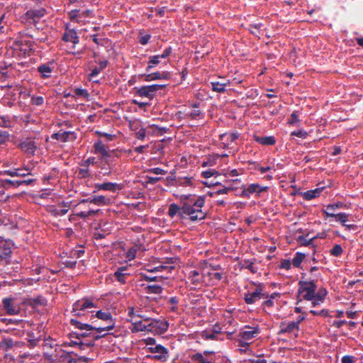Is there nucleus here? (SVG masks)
Masks as SVG:
<instances>
[{
	"label": "nucleus",
	"instance_id": "f257e3e1",
	"mask_svg": "<svg viewBox=\"0 0 363 363\" xmlns=\"http://www.w3.org/2000/svg\"><path fill=\"white\" fill-rule=\"evenodd\" d=\"M205 199L203 196L196 198L191 194L181 196L182 213L184 218L189 216L192 221L205 218L206 213L202 211Z\"/></svg>",
	"mask_w": 363,
	"mask_h": 363
},
{
	"label": "nucleus",
	"instance_id": "f03ea898",
	"mask_svg": "<svg viewBox=\"0 0 363 363\" xmlns=\"http://www.w3.org/2000/svg\"><path fill=\"white\" fill-rule=\"evenodd\" d=\"M251 284L255 287L252 291H247L244 294L245 302L248 304H254L257 301L267 297L266 286L261 282L251 281Z\"/></svg>",
	"mask_w": 363,
	"mask_h": 363
},
{
	"label": "nucleus",
	"instance_id": "7ed1b4c3",
	"mask_svg": "<svg viewBox=\"0 0 363 363\" xmlns=\"http://www.w3.org/2000/svg\"><path fill=\"white\" fill-rule=\"evenodd\" d=\"M94 154L99 155L101 161L104 164H107L108 167L111 166V162H112V153L113 151L107 147L103 140H97L94 145Z\"/></svg>",
	"mask_w": 363,
	"mask_h": 363
},
{
	"label": "nucleus",
	"instance_id": "20e7f679",
	"mask_svg": "<svg viewBox=\"0 0 363 363\" xmlns=\"http://www.w3.org/2000/svg\"><path fill=\"white\" fill-rule=\"evenodd\" d=\"M317 286L314 281H299L298 282V296L304 300H311L315 296Z\"/></svg>",
	"mask_w": 363,
	"mask_h": 363
},
{
	"label": "nucleus",
	"instance_id": "39448f33",
	"mask_svg": "<svg viewBox=\"0 0 363 363\" xmlns=\"http://www.w3.org/2000/svg\"><path fill=\"white\" fill-rule=\"evenodd\" d=\"M166 84H154L147 86H143L136 89V95L141 97H146L152 99L155 97V94L160 89H164Z\"/></svg>",
	"mask_w": 363,
	"mask_h": 363
},
{
	"label": "nucleus",
	"instance_id": "423d86ee",
	"mask_svg": "<svg viewBox=\"0 0 363 363\" xmlns=\"http://www.w3.org/2000/svg\"><path fill=\"white\" fill-rule=\"evenodd\" d=\"M95 307L96 306L94 302L89 298H84L78 300L74 303L72 313L74 315L81 317L85 315L84 311L86 309H90Z\"/></svg>",
	"mask_w": 363,
	"mask_h": 363
},
{
	"label": "nucleus",
	"instance_id": "0eeeda50",
	"mask_svg": "<svg viewBox=\"0 0 363 363\" xmlns=\"http://www.w3.org/2000/svg\"><path fill=\"white\" fill-rule=\"evenodd\" d=\"M102 331H86V330H80L79 332L72 333L69 336L72 338H75L77 340H93V343L95 342L96 340H98L101 337H104L106 335H100Z\"/></svg>",
	"mask_w": 363,
	"mask_h": 363
},
{
	"label": "nucleus",
	"instance_id": "6e6552de",
	"mask_svg": "<svg viewBox=\"0 0 363 363\" xmlns=\"http://www.w3.org/2000/svg\"><path fill=\"white\" fill-rule=\"evenodd\" d=\"M125 245L126 244L123 241H120L118 242H115V250H120L118 257H120L123 259L124 257L125 262H127L128 260L130 261L134 259L137 252L136 248L130 247L126 250Z\"/></svg>",
	"mask_w": 363,
	"mask_h": 363
},
{
	"label": "nucleus",
	"instance_id": "1a4fd4ad",
	"mask_svg": "<svg viewBox=\"0 0 363 363\" xmlns=\"http://www.w3.org/2000/svg\"><path fill=\"white\" fill-rule=\"evenodd\" d=\"M299 330L300 327H298L297 324L294 323V321H282L279 325L278 335L288 334L294 336V337H297L298 336Z\"/></svg>",
	"mask_w": 363,
	"mask_h": 363
},
{
	"label": "nucleus",
	"instance_id": "9d476101",
	"mask_svg": "<svg viewBox=\"0 0 363 363\" xmlns=\"http://www.w3.org/2000/svg\"><path fill=\"white\" fill-rule=\"evenodd\" d=\"M150 352L155 354L152 358L164 362L169 357L168 350L161 345H155L153 347H148Z\"/></svg>",
	"mask_w": 363,
	"mask_h": 363
},
{
	"label": "nucleus",
	"instance_id": "9b49d317",
	"mask_svg": "<svg viewBox=\"0 0 363 363\" xmlns=\"http://www.w3.org/2000/svg\"><path fill=\"white\" fill-rule=\"evenodd\" d=\"M268 186H262L257 183L251 184L247 188L242 189L240 196L244 198H250L252 194L260 195L261 193L267 191Z\"/></svg>",
	"mask_w": 363,
	"mask_h": 363
},
{
	"label": "nucleus",
	"instance_id": "f8f14e48",
	"mask_svg": "<svg viewBox=\"0 0 363 363\" xmlns=\"http://www.w3.org/2000/svg\"><path fill=\"white\" fill-rule=\"evenodd\" d=\"M13 243L10 240L0 237V260L9 257L12 253Z\"/></svg>",
	"mask_w": 363,
	"mask_h": 363
},
{
	"label": "nucleus",
	"instance_id": "ddd939ff",
	"mask_svg": "<svg viewBox=\"0 0 363 363\" xmlns=\"http://www.w3.org/2000/svg\"><path fill=\"white\" fill-rule=\"evenodd\" d=\"M2 306L8 315H17L20 312L19 306L13 303L12 298H4L2 300Z\"/></svg>",
	"mask_w": 363,
	"mask_h": 363
},
{
	"label": "nucleus",
	"instance_id": "4468645a",
	"mask_svg": "<svg viewBox=\"0 0 363 363\" xmlns=\"http://www.w3.org/2000/svg\"><path fill=\"white\" fill-rule=\"evenodd\" d=\"M51 138L62 143L74 141L77 138L75 133L72 131H59L53 133Z\"/></svg>",
	"mask_w": 363,
	"mask_h": 363
},
{
	"label": "nucleus",
	"instance_id": "2eb2a0df",
	"mask_svg": "<svg viewBox=\"0 0 363 363\" xmlns=\"http://www.w3.org/2000/svg\"><path fill=\"white\" fill-rule=\"evenodd\" d=\"M70 323L72 325L76 327L79 330H86V331H93V330L105 331L106 330V328H97V327L93 326V325L87 324V323H83L80 320H78L74 319V318H72L70 320Z\"/></svg>",
	"mask_w": 363,
	"mask_h": 363
},
{
	"label": "nucleus",
	"instance_id": "dca6fc26",
	"mask_svg": "<svg viewBox=\"0 0 363 363\" xmlns=\"http://www.w3.org/2000/svg\"><path fill=\"white\" fill-rule=\"evenodd\" d=\"M3 175L10 177H26L30 175V169L28 167L16 168L13 169L5 170L1 173Z\"/></svg>",
	"mask_w": 363,
	"mask_h": 363
},
{
	"label": "nucleus",
	"instance_id": "f3484780",
	"mask_svg": "<svg viewBox=\"0 0 363 363\" xmlns=\"http://www.w3.org/2000/svg\"><path fill=\"white\" fill-rule=\"evenodd\" d=\"M57 347L55 350V354H50V357H54L55 359H58L60 361H68L69 362H72L74 361L73 359L71 358L72 352H66L62 350L61 347L56 345Z\"/></svg>",
	"mask_w": 363,
	"mask_h": 363
},
{
	"label": "nucleus",
	"instance_id": "a211bd4d",
	"mask_svg": "<svg viewBox=\"0 0 363 363\" xmlns=\"http://www.w3.org/2000/svg\"><path fill=\"white\" fill-rule=\"evenodd\" d=\"M19 146L23 152L30 155H33L37 149L35 141L29 139L21 142Z\"/></svg>",
	"mask_w": 363,
	"mask_h": 363
},
{
	"label": "nucleus",
	"instance_id": "6ab92c4d",
	"mask_svg": "<svg viewBox=\"0 0 363 363\" xmlns=\"http://www.w3.org/2000/svg\"><path fill=\"white\" fill-rule=\"evenodd\" d=\"M259 333V330L250 326H245V329L242 330L239 336L243 340H249L256 337Z\"/></svg>",
	"mask_w": 363,
	"mask_h": 363
},
{
	"label": "nucleus",
	"instance_id": "aec40b11",
	"mask_svg": "<svg viewBox=\"0 0 363 363\" xmlns=\"http://www.w3.org/2000/svg\"><path fill=\"white\" fill-rule=\"evenodd\" d=\"M68 345L69 346L78 347L81 350H86L87 349H91L95 343H93V340H79V341H74L72 339Z\"/></svg>",
	"mask_w": 363,
	"mask_h": 363
},
{
	"label": "nucleus",
	"instance_id": "412c9836",
	"mask_svg": "<svg viewBox=\"0 0 363 363\" xmlns=\"http://www.w3.org/2000/svg\"><path fill=\"white\" fill-rule=\"evenodd\" d=\"M128 269V266L126 265L118 267L117 270L115 272V278L121 284H125L126 277L130 275V273L126 272Z\"/></svg>",
	"mask_w": 363,
	"mask_h": 363
},
{
	"label": "nucleus",
	"instance_id": "4be33fe9",
	"mask_svg": "<svg viewBox=\"0 0 363 363\" xmlns=\"http://www.w3.org/2000/svg\"><path fill=\"white\" fill-rule=\"evenodd\" d=\"M144 320L132 319V325L130 328L132 333H138V332H146L147 331V324L143 323Z\"/></svg>",
	"mask_w": 363,
	"mask_h": 363
},
{
	"label": "nucleus",
	"instance_id": "5701e85b",
	"mask_svg": "<svg viewBox=\"0 0 363 363\" xmlns=\"http://www.w3.org/2000/svg\"><path fill=\"white\" fill-rule=\"evenodd\" d=\"M169 328V323L166 320H155V329H153V333L155 334H163Z\"/></svg>",
	"mask_w": 363,
	"mask_h": 363
},
{
	"label": "nucleus",
	"instance_id": "b1692460",
	"mask_svg": "<svg viewBox=\"0 0 363 363\" xmlns=\"http://www.w3.org/2000/svg\"><path fill=\"white\" fill-rule=\"evenodd\" d=\"M46 10L43 8L39 9H30L27 11L26 16L27 19H32L35 21V18H40L44 16Z\"/></svg>",
	"mask_w": 363,
	"mask_h": 363
},
{
	"label": "nucleus",
	"instance_id": "393cba45",
	"mask_svg": "<svg viewBox=\"0 0 363 363\" xmlns=\"http://www.w3.org/2000/svg\"><path fill=\"white\" fill-rule=\"evenodd\" d=\"M112 225L109 223H104L100 226L99 231L95 233L96 238H104L106 235L111 234Z\"/></svg>",
	"mask_w": 363,
	"mask_h": 363
},
{
	"label": "nucleus",
	"instance_id": "a878e982",
	"mask_svg": "<svg viewBox=\"0 0 363 363\" xmlns=\"http://www.w3.org/2000/svg\"><path fill=\"white\" fill-rule=\"evenodd\" d=\"M343 206L342 203L337 202L335 203L329 204L326 206L325 209L323 210V213L325 214V217H333L336 213L334 211L340 208H342Z\"/></svg>",
	"mask_w": 363,
	"mask_h": 363
},
{
	"label": "nucleus",
	"instance_id": "bb28decb",
	"mask_svg": "<svg viewBox=\"0 0 363 363\" xmlns=\"http://www.w3.org/2000/svg\"><path fill=\"white\" fill-rule=\"evenodd\" d=\"M170 77V74L168 72H153L149 74H147L145 76V80L147 82L155 80V79H167Z\"/></svg>",
	"mask_w": 363,
	"mask_h": 363
},
{
	"label": "nucleus",
	"instance_id": "cd10ccee",
	"mask_svg": "<svg viewBox=\"0 0 363 363\" xmlns=\"http://www.w3.org/2000/svg\"><path fill=\"white\" fill-rule=\"evenodd\" d=\"M62 40L65 42H71L74 45L79 43V37L74 30L65 32L62 36Z\"/></svg>",
	"mask_w": 363,
	"mask_h": 363
},
{
	"label": "nucleus",
	"instance_id": "c85d7f7f",
	"mask_svg": "<svg viewBox=\"0 0 363 363\" xmlns=\"http://www.w3.org/2000/svg\"><path fill=\"white\" fill-rule=\"evenodd\" d=\"M178 215L180 218H184V213H182V206H179L177 204L173 203L169 205L168 210V215L171 218H174Z\"/></svg>",
	"mask_w": 363,
	"mask_h": 363
},
{
	"label": "nucleus",
	"instance_id": "c756f323",
	"mask_svg": "<svg viewBox=\"0 0 363 363\" xmlns=\"http://www.w3.org/2000/svg\"><path fill=\"white\" fill-rule=\"evenodd\" d=\"M128 315L132 318V319L140 318L142 320L147 321L150 320V318L144 314L141 311H134L133 308H128Z\"/></svg>",
	"mask_w": 363,
	"mask_h": 363
},
{
	"label": "nucleus",
	"instance_id": "7c9ffc66",
	"mask_svg": "<svg viewBox=\"0 0 363 363\" xmlns=\"http://www.w3.org/2000/svg\"><path fill=\"white\" fill-rule=\"evenodd\" d=\"M29 306L36 307L39 306H45L47 300L43 296H38L35 298H30L26 302Z\"/></svg>",
	"mask_w": 363,
	"mask_h": 363
},
{
	"label": "nucleus",
	"instance_id": "2f4dec72",
	"mask_svg": "<svg viewBox=\"0 0 363 363\" xmlns=\"http://www.w3.org/2000/svg\"><path fill=\"white\" fill-rule=\"evenodd\" d=\"M62 205L65 207V208L58 209V208H55V206H50V212L52 215H54L55 216H60L65 215L67 213V211H68L67 208L69 207V204L68 202L63 201L62 203Z\"/></svg>",
	"mask_w": 363,
	"mask_h": 363
},
{
	"label": "nucleus",
	"instance_id": "473e14b6",
	"mask_svg": "<svg viewBox=\"0 0 363 363\" xmlns=\"http://www.w3.org/2000/svg\"><path fill=\"white\" fill-rule=\"evenodd\" d=\"M38 71L43 78H49L51 76L52 69L48 64H42L38 67Z\"/></svg>",
	"mask_w": 363,
	"mask_h": 363
},
{
	"label": "nucleus",
	"instance_id": "72a5a7b5",
	"mask_svg": "<svg viewBox=\"0 0 363 363\" xmlns=\"http://www.w3.org/2000/svg\"><path fill=\"white\" fill-rule=\"evenodd\" d=\"M255 141L263 145H273L276 140L274 136L256 137Z\"/></svg>",
	"mask_w": 363,
	"mask_h": 363
},
{
	"label": "nucleus",
	"instance_id": "f704fd0d",
	"mask_svg": "<svg viewBox=\"0 0 363 363\" xmlns=\"http://www.w3.org/2000/svg\"><path fill=\"white\" fill-rule=\"evenodd\" d=\"M317 238V236H315V237H313L310 239H306V236H303V235H298L297 238H296V241L297 242L301 245V246H304V247H307V246H309L313 244V242L315 239Z\"/></svg>",
	"mask_w": 363,
	"mask_h": 363
},
{
	"label": "nucleus",
	"instance_id": "c9c22d12",
	"mask_svg": "<svg viewBox=\"0 0 363 363\" xmlns=\"http://www.w3.org/2000/svg\"><path fill=\"white\" fill-rule=\"evenodd\" d=\"M305 257H306V255L304 253L299 252H296L291 261L292 264L296 268L300 267L301 262L304 259Z\"/></svg>",
	"mask_w": 363,
	"mask_h": 363
},
{
	"label": "nucleus",
	"instance_id": "e433bc0d",
	"mask_svg": "<svg viewBox=\"0 0 363 363\" xmlns=\"http://www.w3.org/2000/svg\"><path fill=\"white\" fill-rule=\"evenodd\" d=\"M240 264L242 269H247L253 274L257 272V269L254 266V263L249 259L242 260Z\"/></svg>",
	"mask_w": 363,
	"mask_h": 363
},
{
	"label": "nucleus",
	"instance_id": "4c0bfd02",
	"mask_svg": "<svg viewBox=\"0 0 363 363\" xmlns=\"http://www.w3.org/2000/svg\"><path fill=\"white\" fill-rule=\"evenodd\" d=\"M145 292L147 294H160L162 292V287L160 285H148L145 288Z\"/></svg>",
	"mask_w": 363,
	"mask_h": 363
},
{
	"label": "nucleus",
	"instance_id": "58836bf2",
	"mask_svg": "<svg viewBox=\"0 0 363 363\" xmlns=\"http://www.w3.org/2000/svg\"><path fill=\"white\" fill-rule=\"evenodd\" d=\"M175 184L182 186L192 185V177H179L175 180Z\"/></svg>",
	"mask_w": 363,
	"mask_h": 363
},
{
	"label": "nucleus",
	"instance_id": "ea45409f",
	"mask_svg": "<svg viewBox=\"0 0 363 363\" xmlns=\"http://www.w3.org/2000/svg\"><path fill=\"white\" fill-rule=\"evenodd\" d=\"M161 58L159 55L150 56L148 61V65L146 68V70L149 72L152 68L155 67L160 63V60Z\"/></svg>",
	"mask_w": 363,
	"mask_h": 363
},
{
	"label": "nucleus",
	"instance_id": "a19ab883",
	"mask_svg": "<svg viewBox=\"0 0 363 363\" xmlns=\"http://www.w3.org/2000/svg\"><path fill=\"white\" fill-rule=\"evenodd\" d=\"M212 90L218 93H224L225 88L223 86V84H220L218 81L213 80L211 82Z\"/></svg>",
	"mask_w": 363,
	"mask_h": 363
},
{
	"label": "nucleus",
	"instance_id": "79ce46f5",
	"mask_svg": "<svg viewBox=\"0 0 363 363\" xmlns=\"http://www.w3.org/2000/svg\"><path fill=\"white\" fill-rule=\"evenodd\" d=\"M321 190L320 189H315L314 190L307 191L304 193V198L306 200H311L319 196Z\"/></svg>",
	"mask_w": 363,
	"mask_h": 363
},
{
	"label": "nucleus",
	"instance_id": "37998d69",
	"mask_svg": "<svg viewBox=\"0 0 363 363\" xmlns=\"http://www.w3.org/2000/svg\"><path fill=\"white\" fill-rule=\"evenodd\" d=\"M129 126L130 130L134 131L135 133L139 130L140 128H143L142 121H140L138 119H133L132 121H130Z\"/></svg>",
	"mask_w": 363,
	"mask_h": 363
},
{
	"label": "nucleus",
	"instance_id": "c03bdc74",
	"mask_svg": "<svg viewBox=\"0 0 363 363\" xmlns=\"http://www.w3.org/2000/svg\"><path fill=\"white\" fill-rule=\"evenodd\" d=\"M74 94L77 97L87 99L89 96V94L85 89L76 88L74 90Z\"/></svg>",
	"mask_w": 363,
	"mask_h": 363
},
{
	"label": "nucleus",
	"instance_id": "a18cd8bd",
	"mask_svg": "<svg viewBox=\"0 0 363 363\" xmlns=\"http://www.w3.org/2000/svg\"><path fill=\"white\" fill-rule=\"evenodd\" d=\"M190 357L192 361L198 362V363H211L210 361L206 360L200 352H197Z\"/></svg>",
	"mask_w": 363,
	"mask_h": 363
},
{
	"label": "nucleus",
	"instance_id": "49530a36",
	"mask_svg": "<svg viewBox=\"0 0 363 363\" xmlns=\"http://www.w3.org/2000/svg\"><path fill=\"white\" fill-rule=\"evenodd\" d=\"M349 215L345 213H339L335 215L333 218H335L336 221L340 222L343 225L348 220Z\"/></svg>",
	"mask_w": 363,
	"mask_h": 363
},
{
	"label": "nucleus",
	"instance_id": "de8ad7c7",
	"mask_svg": "<svg viewBox=\"0 0 363 363\" xmlns=\"http://www.w3.org/2000/svg\"><path fill=\"white\" fill-rule=\"evenodd\" d=\"M77 177L79 179H85L90 177L89 169L87 167H82L77 172Z\"/></svg>",
	"mask_w": 363,
	"mask_h": 363
},
{
	"label": "nucleus",
	"instance_id": "09e8293b",
	"mask_svg": "<svg viewBox=\"0 0 363 363\" xmlns=\"http://www.w3.org/2000/svg\"><path fill=\"white\" fill-rule=\"evenodd\" d=\"M330 252L335 257H339L342 254L343 250L340 245L336 244L331 248Z\"/></svg>",
	"mask_w": 363,
	"mask_h": 363
},
{
	"label": "nucleus",
	"instance_id": "8fccbe9b",
	"mask_svg": "<svg viewBox=\"0 0 363 363\" xmlns=\"http://www.w3.org/2000/svg\"><path fill=\"white\" fill-rule=\"evenodd\" d=\"M299 123L300 120L298 118V111H295L291 114L288 123L292 125L294 124H299Z\"/></svg>",
	"mask_w": 363,
	"mask_h": 363
},
{
	"label": "nucleus",
	"instance_id": "3c124183",
	"mask_svg": "<svg viewBox=\"0 0 363 363\" xmlns=\"http://www.w3.org/2000/svg\"><path fill=\"white\" fill-rule=\"evenodd\" d=\"M96 316L101 320H108L111 319V313L110 312H105L102 311H98L96 313Z\"/></svg>",
	"mask_w": 363,
	"mask_h": 363
},
{
	"label": "nucleus",
	"instance_id": "603ef678",
	"mask_svg": "<svg viewBox=\"0 0 363 363\" xmlns=\"http://www.w3.org/2000/svg\"><path fill=\"white\" fill-rule=\"evenodd\" d=\"M262 24H251L249 26V30L252 34L255 36H259L260 34V27Z\"/></svg>",
	"mask_w": 363,
	"mask_h": 363
},
{
	"label": "nucleus",
	"instance_id": "864d4df0",
	"mask_svg": "<svg viewBox=\"0 0 363 363\" xmlns=\"http://www.w3.org/2000/svg\"><path fill=\"white\" fill-rule=\"evenodd\" d=\"M202 114L201 111L199 109H194L190 112H188L185 114L186 118H189L191 119H196Z\"/></svg>",
	"mask_w": 363,
	"mask_h": 363
},
{
	"label": "nucleus",
	"instance_id": "5fc2aeb1",
	"mask_svg": "<svg viewBox=\"0 0 363 363\" xmlns=\"http://www.w3.org/2000/svg\"><path fill=\"white\" fill-rule=\"evenodd\" d=\"M99 210L94 211V210H89L87 211H81L79 213H77L76 215L77 217H79L81 218H85L86 217L95 215Z\"/></svg>",
	"mask_w": 363,
	"mask_h": 363
},
{
	"label": "nucleus",
	"instance_id": "6e6d98bb",
	"mask_svg": "<svg viewBox=\"0 0 363 363\" xmlns=\"http://www.w3.org/2000/svg\"><path fill=\"white\" fill-rule=\"evenodd\" d=\"M9 137L10 135L9 132L0 130V146L9 141Z\"/></svg>",
	"mask_w": 363,
	"mask_h": 363
},
{
	"label": "nucleus",
	"instance_id": "4d7b16f0",
	"mask_svg": "<svg viewBox=\"0 0 363 363\" xmlns=\"http://www.w3.org/2000/svg\"><path fill=\"white\" fill-rule=\"evenodd\" d=\"M201 337L206 340H216L217 335L214 332L204 330L202 332Z\"/></svg>",
	"mask_w": 363,
	"mask_h": 363
},
{
	"label": "nucleus",
	"instance_id": "13d9d810",
	"mask_svg": "<svg viewBox=\"0 0 363 363\" xmlns=\"http://www.w3.org/2000/svg\"><path fill=\"white\" fill-rule=\"evenodd\" d=\"M31 103L35 106H41L44 103V99L43 96H33L30 99Z\"/></svg>",
	"mask_w": 363,
	"mask_h": 363
},
{
	"label": "nucleus",
	"instance_id": "bf43d9fd",
	"mask_svg": "<svg viewBox=\"0 0 363 363\" xmlns=\"http://www.w3.org/2000/svg\"><path fill=\"white\" fill-rule=\"evenodd\" d=\"M293 136H296L301 138H306L308 136V133L304 130H298L291 132V133Z\"/></svg>",
	"mask_w": 363,
	"mask_h": 363
},
{
	"label": "nucleus",
	"instance_id": "052dcab7",
	"mask_svg": "<svg viewBox=\"0 0 363 363\" xmlns=\"http://www.w3.org/2000/svg\"><path fill=\"white\" fill-rule=\"evenodd\" d=\"M219 155L213 156L207 160V161H203L202 163L203 167L207 166H213L216 164V160L218 158Z\"/></svg>",
	"mask_w": 363,
	"mask_h": 363
},
{
	"label": "nucleus",
	"instance_id": "680f3d73",
	"mask_svg": "<svg viewBox=\"0 0 363 363\" xmlns=\"http://www.w3.org/2000/svg\"><path fill=\"white\" fill-rule=\"evenodd\" d=\"M136 138L138 140H143L145 138L146 135V130L143 128H140L139 130L135 133Z\"/></svg>",
	"mask_w": 363,
	"mask_h": 363
},
{
	"label": "nucleus",
	"instance_id": "e2e57ef3",
	"mask_svg": "<svg viewBox=\"0 0 363 363\" xmlns=\"http://www.w3.org/2000/svg\"><path fill=\"white\" fill-rule=\"evenodd\" d=\"M217 174H218V173L215 169H208V170L204 171L201 173V176L206 179L210 178V177L217 175Z\"/></svg>",
	"mask_w": 363,
	"mask_h": 363
},
{
	"label": "nucleus",
	"instance_id": "0e129e2a",
	"mask_svg": "<svg viewBox=\"0 0 363 363\" xmlns=\"http://www.w3.org/2000/svg\"><path fill=\"white\" fill-rule=\"evenodd\" d=\"M263 299H265V301H264L262 303V308H271V307H273L274 305V301L270 299L269 298H264Z\"/></svg>",
	"mask_w": 363,
	"mask_h": 363
},
{
	"label": "nucleus",
	"instance_id": "69168bd1",
	"mask_svg": "<svg viewBox=\"0 0 363 363\" xmlns=\"http://www.w3.org/2000/svg\"><path fill=\"white\" fill-rule=\"evenodd\" d=\"M99 189L103 190H108L111 191H113V183H103L99 185Z\"/></svg>",
	"mask_w": 363,
	"mask_h": 363
},
{
	"label": "nucleus",
	"instance_id": "338daca9",
	"mask_svg": "<svg viewBox=\"0 0 363 363\" xmlns=\"http://www.w3.org/2000/svg\"><path fill=\"white\" fill-rule=\"evenodd\" d=\"M95 157H89L87 160H84L80 165L84 167H89L90 164H94L96 163Z\"/></svg>",
	"mask_w": 363,
	"mask_h": 363
},
{
	"label": "nucleus",
	"instance_id": "774afa93",
	"mask_svg": "<svg viewBox=\"0 0 363 363\" xmlns=\"http://www.w3.org/2000/svg\"><path fill=\"white\" fill-rule=\"evenodd\" d=\"M354 357L351 355H345L341 359L342 363H354Z\"/></svg>",
	"mask_w": 363,
	"mask_h": 363
}]
</instances>
